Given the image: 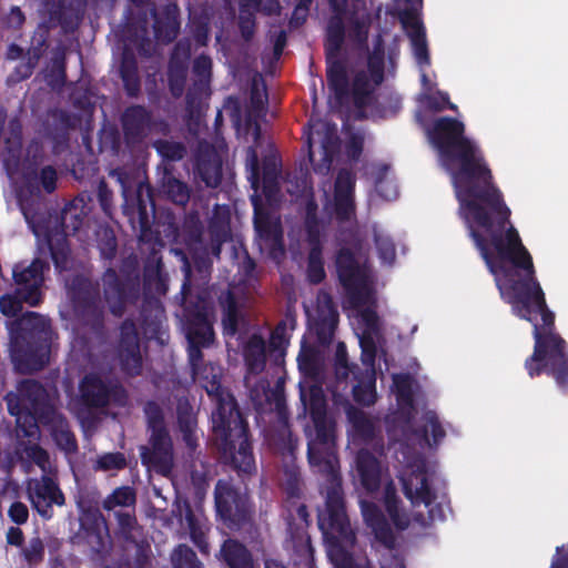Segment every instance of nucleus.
I'll use <instances>...</instances> for the list:
<instances>
[{"mask_svg":"<svg viewBox=\"0 0 568 568\" xmlns=\"http://www.w3.org/2000/svg\"><path fill=\"white\" fill-rule=\"evenodd\" d=\"M464 130L429 132L442 164L450 173L459 215L479 250L501 296L514 313L534 325L535 349L526 361L534 377L545 367L558 386L568 387L566 342L552 332L555 316L546 305L544 292L534 277L532 260L517 230H506L509 209L490 182L491 174L478 146L463 135Z\"/></svg>","mask_w":568,"mask_h":568,"instance_id":"1","label":"nucleus"},{"mask_svg":"<svg viewBox=\"0 0 568 568\" xmlns=\"http://www.w3.org/2000/svg\"><path fill=\"white\" fill-rule=\"evenodd\" d=\"M187 310L189 359L194 381L205 388L215 403L212 413L213 433L216 446L239 473L251 474L255 462L247 437V425L237 409L234 397L220 384L221 369L213 364L201 367V347H209L214 341V331L210 320V307L201 298L195 311Z\"/></svg>","mask_w":568,"mask_h":568,"instance_id":"2","label":"nucleus"},{"mask_svg":"<svg viewBox=\"0 0 568 568\" xmlns=\"http://www.w3.org/2000/svg\"><path fill=\"white\" fill-rule=\"evenodd\" d=\"M339 280L347 290L349 300L356 311L362 325L358 335L362 348L364 371H353L348 366L346 346L339 342L335 352V375L338 383L346 382L353 374L356 382L353 387L354 399L362 405L369 406L376 400V371L375 358L382 347L381 321L374 310V282L367 258L361 253H354L343 247L336 258Z\"/></svg>","mask_w":568,"mask_h":568,"instance_id":"3","label":"nucleus"},{"mask_svg":"<svg viewBox=\"0 0 568 568\" xmlns=\"http://www.w3.org/2000/svg\"><path fill=\"white\" fill-rule=\"evenodd\" d=\"M334 10L327 26L326 59L327 83L335 95L336 103L342 105L349 98L358 110L372 103L375 89L384 78V52L381 43L368 57L366 65L353 70V81L349 90L347 70L338 53L344 41V9L346 0H329ZM362 113V111H359Z\"/></svg>","mask_w":568,"mask_h":568,"instance_id":"4","label":"nucleus"},{"mask_svg":"<svg viewBox=\"0 0 568 568\" xmlns=\"http://www.w3.org/2000/svg\"><path fill=\"white\" fill-rule=\"evenodd\" d=\"M68 296L73 305L77 338L72 344V355L85 344L88 335L100 336L104 325L105 307L114 316H121L126 303L133 295L113 268L102 276L103 300L98 286L84 275H74L65 280Z\"/></svg>","mask_w":568,"mask_h":568,"instance_id":"5","label":"nucleus"},{"mask_svg":"<svg viewBox=\"0 0 568 568\" xmlns=\"http://www.w3.org/2000/svg\"><path fill=\"white\" fill-rule=\"evenodd\" d=\"M8 329L16 368L21 373L41 369L49 361V320L36 312H28L9 323Z\"/></svg>","mask_w":568,"mask_h":568,"instance_id":"6","label":"nucleus"},{"mask_svg":"<svg viewBox=\"0 0 568 568\" xmlns=\"http://www.w3.org/2000/svg\"><path fill=\"white\" fill-rule=\"evenodd\" d=\"M318 527L328 542V555L336 568H371L366 559L358 562L348 552L355 534L345 513L339 486L333 485L326 494V508L318 515Z\"/></svg>","mask_w":568,"mask_h":568,"instance_id":"7","label":"nucleus"},{"mask_svg":"<svg viewBox=\"0 0 568 568\" xmlns=\"http://www.w3.org/2000/svg\"><path fill=\"white\" fill-rule=\"evenodd\" d=\"M301 402L310 413L314 423V430L307 434V456L312 467L322 474L335 477V434L334 423L326 414V402L322 388L312 386L310 388V400L304 390H301Z\"/></svg>","mask_w":568,"mask_h":568,"instance_id":"8","label":"nucleus"},{"mask_svg":"<svg viewBox=\"0 0 568 568\" xmlns=\"http://www.w3.org/2000/svg\"><path fill=\"white\" fill-rule=\"evenodd\" d=\"M210 244L204 243L203 225L197 212L189 213L178 232L179 240L186 245L201 273L207 274L211 267L210 254L220 257L221 246L230 237V212L216 205L210 220Z\"/></svg>","mask_w":568,"mask_h":568,"instance_id":"9","label":"nucleus"},{"mask_svg":"<svg viewBox=\"0 0 568 568\" xmlns=\"http://www.w3.org/2000/svg\"><path fill=\"white\" fill-rule=\"evenodd\" d=\"M398 463L403 464L399 479L407 499L414 507L423 506L427 514L416 513L414 519L422 526H427L436 520L444 519V511L440 504L436 503V496L429 487V474L424 457L410 453L409 449H402L396 453Z\"/></svg>","mask_w":568,"mask_h":568,"instance_id":"10","label":"nucleus"},{"mask_svg":"<svg viewBox=\"0 0 568 568\" xmlns=\"http://www.w3.org/2000/svg\"><path fill=\"white\" fill-rule=\"evenodd\" d=\"M8 410L17 417V437H39L37 416L51 413L50 398L45 388L36 381L26 379L19 384L18 393L6 396Z\"/></svg>","mask_w":568,"mask_h":568,"instance_id":"11","label":"nucleus"},{"mask_svg":"<svg viewBox=\"0 0 568 568\" xmlns=\"http://www.w3.org/2000/svg\"><path fill=\"white\" fill-rule=\"evenodd\" d=\"M393 392L398 404L399 418L405 423L406 429L412 432L407 440L417 442L420 446L437 445L446 435L435 412L426 410L422 416V424L416 425L413 413V378L407 374L393 375Z\"/></svg>","mask_w":568,"mask_h":568,"instance_id":"12","label":"nucleus"},{"mask_svg":"<svg viewBox=\"0 0 568 568\" xmlns=\"http://www.w3.org/2000/svg\"><path fill=\"white\" fill-rule=\"evenodd\" d=\"M394 2L402 26L409 38L415 60L420 68L423 85L427 88L429 85V79L424 72V68L429 65L430 60L425 28L418 18L422 0H394Z\"/></svg>","mask_w":568,"mask_h":568,"instance_id":"13","label":"nucleus"},{"mask_svg":"<svg viewBox=\"0 0 568 568\" xmlns=\"http://www.w3.org/2000/svg\"><path fill=\"white\" fill-rule=\"evenodd\" d=\"M306 142L314 171L324 175L328 174L334 155L338 150L336 124L325 120L312 121Z\"/></svg>","mask_w":568,"mask_h":568,"instance_id":"14","label":"nucleus"},{"mask_svg":"<svg viewBox=\"0 0 568 568\" xmlns=\"http://www.w3.org/2000/svg\"><path fill=\"white\" fill-rule=\"evenodd\" d=\"M217 514L231 529H239L250 520L251 506L245 494L234 489L230 481L220 479L214 489Z\"/></svg>","mask_w":568,"mask_h":568,"instance_id":"15","label":"nucleus"},{"mask_svg":"<svg viewBox=\"0 0 568 568\" xmlns=\"http://www.w3.org/2000/svg\"><path fill=\"white\" fill-rule=\"evenodd\" d=\"M251 200L254 206V226L260 250L276 260L284 254L281 219L264 210L257 195H252Z\"/></svg>","mask_w":568,"mask_h":568,"instance_id":"16","label":"nucleus"},{"mask_svg":"<svg viewBox=\"0 0 568 568\" xmlns=\"http://www.w3.org/2000/svg\"><path fill=\"white\" fill-rule=\"evenodd\" d=\"M80 394L83 403L94 408H103L110 404L124 406L126 403L124 388L116 381L98 374L84 376L80 384Z\"/></svg>","mask_w":568,"mask_h":568,"instance_id":"17","label":"nucleus"},{"mask_svg":"<svg viewBox=\"0 0 568 568\" xmlns=\"http://www.w3.org/2000/svg\"><path fill=\"white\" fill-rule=\"evenodd\" d=\"M361 509L364 521L386 549L381 559V568H405L403 560L393 554L395 535L383 513L375 504L366 500H361Z\"/></svg>","mask_w":568,"mask_h":568,"instance_id":"18","label":"nucleus"},{"mask_svg":"<svg viewBox=\"0 0 568 568\" xmlns=\"http://www.w3.org/2000/svg\"><path fill=\"white\" fill-rule=\"evenodd\" d=\"M122 126L128 143L142 142L151 134H166L169 126L165 121L153 116L144 106L132 105L122 114Z\"/></svg>","mask_w":568,"mask_h":568,"instance_id":"19","label":"nucleus"},{"mask_svg":"<svg viewBox=\"0 0 568 568\" xmlns=\"http://www.w3.org/2000/svg\"><path fill=\"white\" fill-rule=\"evenodd\" d=\"M146 24L148 21L145 20L144 26L141 27L140 33H136L132 39L129 38L128 42L124 43L120 72L125 90L131 97H135L140 91L138 64L132 50L136 49L140 54L149 55L153 49L152 41L149 38Z\"/></svg>","mask_w":568,"mask_h":568,"instance_id":"20","label":"nucleus"},{"mask_svg":"<svg viewBox=\"0 0 568 568\" xmlns=\"http://www.w3.org/2000/svg\"><path fill=\"white\" fill-rule=\"evenodd\" d=\"M83 219V211L79 210L75 204H70L63 209L61 214L63 231L48 234L47 242L57 268L65 270L68 267L69 245L67 236L69 232L75 233L81 229Z\"/></svg>","mask_w":568,"mask_h":568,"instance_id":"21","label":"nucleus"},{"mask_svg":"<svg viewBox=\"0 0 568 568\" xmlns=\"http://www.w3.org/2000/svg\"><path fill=\"white\" fill-rule=\"evenodd\" d=\"M27 493L30 503L38 514L50 519L53 516L52 506H63L65 503L64 495L49 476L41 478H31L27 481Z\"/></svg>","mask_w":568,"mask_h":568,"instance_id":"22","label":"nucleus"},{"mask_svg":"<svg viewBox=\"0 0 568 568\" xmlns=\"http://www.w3.org/2000/svg\"><path fill=\"white\" fill-rule=\"evenodd\" d=\"M140 456L144 465L168 476L174 465L173 444L170 434H150L148 445L140 448Z\"/></svg>","mask_w":568,"mask_h":568,"instance_id":"23","label":"nucleus"},{"mask_svg":"<svg viewBox=\"0 0 568 568\" xmlns=\"http://www.w3.org/2000/svg\"><path fill=\"white\" fill-rule=\"evenodd\" d=\"M44 262L34 260L30 265H16L13 277L17 284V294L30 306H36L41 301L40 287L43 283Z\"/></svg>","mask_w":568,"mask_h":568,"instance_id":"24","label":"nucleus"},{"mask_svg":"<svg viewBox=\"0 0 568 568\" xmlns=\"http://www.w3.org/2000/svg\"><path fill=\"white\" fill-rule=\"evenodd\" d=\"M119 358L122 368L129 375H138L142 369V355L140 352L139 336L135 324L131 321L123 322L121 326Z\"/></svg>","mask_w":568,"mask_h":568,"instance_id":"25","label":"nucleus"},{"mask_svg":"<svg viewBox=\"0 0 568 568\" xmlns=\"http://www.w3.org/2000/svg\"><path fill=\"white\" fill-rule=\"evenodd\" d=\"M316 209L317 205L314 203V201H308L306 207V227L311 251L308 254L307 276L308 280L314 284L322 282L325 277L324 264L322 260V247L320 243V230L315 220Z\"/></svg>","mask_w":568,"mask_h":568,"instance_id":"26","label":"nucleus"},{"mask_svg":"<svg viewBox=\"0 0 568 568\" xmlns=\"http://www.w3.org/2000/svg\"><path fill=\"white\" fill-rule=\"evenodd\" d=\"M382 454L372 453L368 448H362L355 459L356 477L362 487L368 491H376L382 483L386 468L378 458Z\"/></svg>","mask_w":568,"mask_h":568,"instance_id":"27","label":"nucleus"},{"mask_svg":"<svg viewBox=\"0 0 568 568\" xmlns=\"http://www.w3.org/2000/svg\"><path fill=\"white\" fill-rule=\"evenodd\" d=\"M77 506L81 514V521H92L97 525L95 529L88 536V542L91 548L97 554L109 551L111 547V538L108 525L100 510L82 498L77 500Z\"/></svg>","mask_w":568,"mask_h":568,"instance_id":"28","label":"nucleus"},{"mask_svg":"<svg viewBox=\"0 0 568 568\" xmlns=\"http://www.w3.org/2000/svg\"><path fill=\"white\" fill-rule=\"evenodd\" d=\"M355 174L342 169L335 181L334 207L339 221H351L355 213L354 203Z\"/></svg>","mask_w":568,"mask_h":568,"instance_id":"29","label":"nucleus"},{"mask_svg":"<svg viewBox=\"0 0 568 568\" xmlns=\"http://www.w3.org/2000/svg\"><path fill=\"white\" fill-rule=\"evenodd\" d=\"M196 173L209 187H216L222 178V160L216 151L207 142L201 141L196 152Z\"/></svg>","mask_w":568,"mask_h":568,"instance_id":"30","label":"nucleus"},{"mask_svg":"<svg viewBox=\"0 0 568 568\" xmlns=\"http://www.w3.org/2000/svg\"><path fill=\"white\" fill-rule=\"evenodd\" d=\"M337 320L338 313L331 296L325 292H320L316 298V331L322 342L332 338Z\"/></svg>","mask_w":568,"mask_h":568,"instance_id":"31","label":"nucleus"},{"mask_svg":"<svg viewBox=\"0 0 568 568\" xmlns=\"http://www.w3.org/2000/svg\"><path fill=\"white\" fill-rule=\"evenodd\" d=\"M219 302L222 307L224 335L234 336L246 325L244 311L231 291L221 294Z\"/></svg>","mask_w":568,"mask_h":568,"instance_id":"32","label":"nucleus"},{"mask_svg":"<svg viewBox=\"0 0 568 568\" xmlns=\"http://www.w3.org/2000/svg\"><path fill=\"white\" fill-rule=\"evenodd\" d=\"M278 0H241L240 28L242 36L246 40L253 36V13L255 11H261L265 14H273L278 12Z\"/></svg>","mask_w":568,"mask_h":568,"instance_id":"33","label":"nucleus"},{"mask_svg":"<svg viewBox=\"0 0 568 568\" xmlns=\"http://www.w3.org/2000/svg\"><path fill=\"white\" fill-rule=\"evenodd\" d=\"M347 415L355 435L363 442H372L374 450L378 454H383V444L379 439H376L375 423L364 412L354 407L348 409Z\"/></svg>","mask_w":568,"mask_h":568,"instance_id":"34","label":"nucleus"},{"mask_svg":"<svg viewBox=\"0 0 568 568\" xmlns=\"http://www.w3.org/2000/svg\"><path fill=\"white\" fill-rule=\"evenodd\" d=\"M221 556L229 568H254L251 551L237 540H225L221 547Z\"/></svg>","mask_w":568,"mask_h":568,"instance_id":"35","label":"nucleus"},{"mask_svg":"<svg viewBox=\"0 0 568 568\" xmlns=\"http://www.w3.org/2000/svg\"><path fill=\"white\" fill-rule=\"evenodd\" d=\"M149 11L151 16L154 36L159 40L165 42L172 41L176 37L180 27L176 19L178 7L175 4H169L166 7V18L164 23L158 17L155 8L153 6L149 9Z\"/></svg>","mask_w":568,"mask_h":568,"instance_id":"36","label":"nucleus"},{"mask_svg":"<svg viewBox=\"0 0 568 568\" xmlns=\"http://www.w3.org/2000/svg\"><path fill=\"white\" fill-rule=\"evenodd\" d=\"M244 359L250 374H260L264 371L266 364V344L265 341L254 334L245 344Z\"/></svg>","mask_w":568,"mask_h":568,"instance_id":"37","label":"nucleus"},{"mask_svg":"<svg viewBox=\"0 0 568 568\" xmlns=\"http://www.w3.org/2000/svg\"><path fill=\"white\" fill-rule=\"evenodd\" d=\"M181 50V44H178L175 48V52L169 64V85L171 93L179 98L182 95L185 85L186 79V59L189 58V51H184V59L179 60V51Z\"/></svg>","mask_w":568,"mask_h":568,"instance_id":"38","label":"nucleus"},{"mask_svg":"<svg viewBox=\"0 0 568 568\" xmlns=\"http://www.w3.org/2000/svg\"><path fill=\"white\" fill-rule=\"evenodd\" d=\"M135 503V489L131 486H121L104 498L102 507L108 511H114L116 508L131 510L134 509Z\"/></svg>","mask_w":568,"mask_h":568,"instance_id":"39","label":"nucleus"},{"mask_svg":"<svg viewBox=\"0 0 568 568\" xmlns=\"http://www.w3.org/2000/svg\"><path fill=\"white\" fill-rule=\"evenodd\" d=\"M178 423L183 440L193 450L197 445L196 419L187 404H180L178 407Z\"/></svg>","mask_w":568,"mask_h":568,"instance_id":"40","label":"nucleus"},{"mask_svg":"<svg viewBox=\"0 0 568 568\" xmlns=\"http://www.w3.org/2000/svg\"><path fill=\"white\" fill-rule=\"evenodd\" d=\"M141 328L146 338H154L161 333L163 310L158 302L148 303L141 313Z\"/></svg>","mask_w":568,"mask_h":568,"instance_id":"41","label":"nucleus"},{"mask_svg":"<svg viewBox=\"0 0 568 568\" xmlns=\"http://www.w3.org/2000/svg\"><path fill=\"white\" fill-rule=\"evenodd\" d=\"M21 134L22 129L17 120H12L9 123V136L6 139V148L8 151V158L4 159V163L8 168H17L20 163L22 149H21Z\"/></svg>","mask_w":568,"mask_h":568,"instance_id":"42","label":"nucleus"},{"mask_svg":"<svg viewBox=\"0 0 568 568\" xmlns=\"http://www.w3.org/2000/svg\"><path fill=\"white\" fill-rule=\"evenodd\" d=\"M384 501L389 517L397 529L403 530L408 527V516L400 511L398 507V498L396 496V487L393 481L386 484L384 488Z\"/></svg>","mask_w":568,"mask_h":568,"instance_id":"43","label":"nucleus"},{"mask_svg":"<svg viewBox=\"0 0 568 568\" xmlns=\"http://www.w3.org/2000/svg\"><path fill=\"white\" fill-rule=\"evenodd\" d=\"M162 191L173 203L184 206L190 200V187L183 181L166 174L163 176Z\"/></svg>","mask_w":568,"mask_h":568,"instance_id":"44","label":"nucleus"},{"mask_svg":"<svg viewBox=\"0 0 568 568\" xmlns=\"http://www.w3.org/2000/svg\"><path fill=\"white\" fill-rule=\"evenodd\" d=\"M280 191V172L274 160L263 163V192L268 202L277 200Z\"/></svg>","mask_w":568,"mask_h":568,"instance_id":"45","label":"nucleus"},{"mask_svg":"<svg viewBox=\"0 0 568 568\" xmlns=\"http://www.w3.org/2000/svg\"><path fill=\"white\" fill-rule=\"evenodd\" d=\"M374 240L376 244V250L382 263L392 265L395 261L396 251L393 240L385 232L384 229L379 226H374Z\"/></svg>","mask_w":568,"mask_h":568,"instance_id":"46","label":"nucleus"},{"mask_svg":"<svg viewBox=\"0 0 568 568\" xmlns=\"http://www.w3.org/2000/svg\"><path fill=\"white\" fill-rule=\"evenodd\" d=\"M266 103L267 93L264 80L261 75L256 74L253 77L251 84V112L254 116L260 118L264 115Z\"/></svg>","mask_w":568,"mask_h":568,"instance_id":"47","label":"nucleus"},{"mask_svg":"<svg viewBox=\"0 0 568 568\" xmlns=\"http://www.w3.org/2000/svg\"><path fill=\"white\" fill-rule=\"evenodd\" d=\"M126 458L122 453H104L99 455L93 464V469L97 471H119L126 467Z\"/></svg>","mask_w":568,"mask_h":568,"instance_id":"48","label":"nucleus"},{"mask_svg":"<svg viewBox=\"0 0 568 568\" xmlns=\"http://www.w3.org/2000/svg\"><path fill=\"white\" fill-rule=\"evenodd\" d=\"M144 414L150 434L169 433L162 407L155 402H148L144 406Z\"/></svg>","mask_w":568,"mask_h":568,"instance_id":"49","label":"nucleus"},{"mask_svg":"<svg viewBox=\"0 0 568 568\" xmlns=\"http://www.w3.org/2000/svg\"><path fill=\"white\" fill-rule=\"evenodd\" d=\"M295 326L294 318H286L277 324L271 334L270 345L274 351L284 352L288 345V331H293Z\"/></svg>","mask_w":568,"mask_h":568,"instance_id":"50","label":"nucleus"},{"mask_svg":"<svg viewBox=\"0 0 568 568\" xmlns=\"http://www.w3.org/2000/svg\"><path fill=\"white\" fill-rule=\"evenodd\" d=\"M376 193L384 200L392 201L398 195V189L394 180L388 175V168L383 166L375 180Z\"/></svg>","mask_w":568,"mask_h":568,"instance_id":"51","label":"nucleus"},{"mask_svg":"<svg viewBox=\"0 0 568 568\" xmlns=\"http://www.w3.org/2000/svg\"><path fill=\"white\" fill-rule=\"evenodd\" d=\"M27 438L29 439V445H26L22 448V457L33 462L43 473H48L50 470L48 453L34 443L38 437L36 439L30 437Z\"/></svg>","mask_w":568,"mask_h":568,"instance_id":"52","label":"nucleus"},{"mask_svg":"<svg viewBox=\"0 0 568 568\" xmlns=\"http://www.w3.org/2000/svg\"><path fill=\"white\" fill-rule=\"evenodd\" d=\"M172 564L174 568H203L196 554L185 545L175 548L172 554Z\"/></svg>","mask_w":568,"mask_h":568,"instance_id":"53","label":"nucleus"},{"mask_svg":"<svg viewBox=\"0 0 568 568\" xmlns=\"http://www.w3.org/2000/svg\"><path fill=\"white\" fill-rule=\"evenodd\" d=\"M98 247L104 258H112L116 252V240L113 231L106 226H100L97 231Z\"/></svg>","mask_w":568,"mask_h":568,"instance_id":"54","label":"nucleus"},{"mask_svg":"<svg viewBox=\"0 0 568 568\" xmlns=\"http://www.w3.org/2000/svg\"><path fill=\"white\" fill-rule=\"evenodd\" d=\"M153 145L161 156L171 161H179L186 153L185 146L180 142L158 140Z\"/></svg>","mask_w":568,"mask_h":568,"instance_id":"55","label":"nucleus"},{"mask_svg":"<svg viewBox=\"0 0 568 568\" xmlns=\"http://www.w3.org/2000/svg\"><path fill=\"white\" fill-rule=\"evenodd\" d=\"M115 518L118 520L119 534L125 540H132L133 531L138 525L134 516V509L115 511Z\"/></svg>","mask_w":568,"mask_h":568,"instance_id":"56","label":"nucleus"},{"mask_svg":"<svg viewBox=\"0 0 568 568\" xmlns=\"http://www.w3.org/2000/svg\"><path fill=\"white\" fill-rule=\"evenodd\" d=\"M52 436L57 445L62 450L71 453L77 449L75 438L65 425L60 424L58 427H55L53 429Z\"/></svg>","mask_w":568,"mask_h":568,"instance_id":"57","label":"nucleus"},{"mask_svg":"<svg viewBox=\"0 0 568 568\" xmlns=\"http://www.w3.org/2000/svg\"><path fill=\"white\" fill-rule=\"evenodd\" d=\"M282 484L290 497L298 496L301 491V476L296 467L290 466L285 468Z\"/></svg>","mask_w":568,"mask_h":568,"instance_id":"58","label":"nucleus"},{"mask_svg":"<svg viewBox=\"0 0 568 568\" xmlns=\"http://www.w3.org/2000/svg\"><path fill=\"white\" fill-rule=\"evenodd\" d=\"M245 166L248 172L247 179L252 187L257 191L260 172H258V156L255 146H250L246 151Z\"/></svg>","mask_w":568,"mask_h":568,"instance_id":"59","label":"nucleus"},{"mask_svg":"<svg viewBox=\"0 0 568 568\" xmlns=\"http://www.w3.org/2000/svg\"><path fill=\"white\" fill-rule=\"evenodd\" d=\"M212 60L207 55H200L194 60L193 72L199 77V84L205 87L211 78Z\"/></svg>","mask_w":568,"mask_h":568,"instance_id":"60","label":"nucleus"},{"mask_svg":"<svg viewBox=\"0 0 568 568\" xmlns=\"http://www.w3.org/2000/svg\"><path fill=\"white\" fill-rule=\"evenodd\" d=\"M22 303H26V301L17 292L13 295H4L0 297V311L3 315L13 317L21 311Z\"/></svg>","mask_w":568,"mask_h":568,"instance_id":"61","label":"nucleus"},{"mask_svg":"<svg viewBox=\"0 0 568 568\" xmlns=\"http://www.w3.org/2000/svg\"><path fill=\"white\" fill-rule=\"evenodd\" d=\"M110 176L114 179L121 186V192L124 201L128 203L132 194V181L130 174L123 169H114L110 171Z\"/></svg>","mask_w":568,"mask_h":568,"instance_id":"62","label":"nucleus"},{"mask_svg":"<svg viewBox=\"0 0 568 568\" xmlns=\"http://www.w3.org/2000/svg\"><path fill=\"white\" fill-rule=\"evenodd\" d=\"M44 546L39 537L29 540L28 545L23 548V555L28 561H37L43 556Z\"/></svg>","mask_w":568,"mask_h":568,"instance_id":"63","label":"nucleus"},{"mask_svg":"<svg viewBox=\"0 0 568 568\" xmlns=\"http://www.w3.org/2000/svg\"><path fill=\"white\" fill-rule=\"evenodd\" d=\"M425 100L427 106L435 111H442L446 106L450 110L457 109L454 103L449 102L447 93L438 92L437 95H425Z\"/></svg>","mask_w":568,"mask_h":568,"instance_id":"64","label":"nucleus"}]
</instances>
